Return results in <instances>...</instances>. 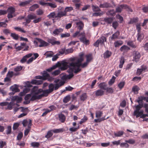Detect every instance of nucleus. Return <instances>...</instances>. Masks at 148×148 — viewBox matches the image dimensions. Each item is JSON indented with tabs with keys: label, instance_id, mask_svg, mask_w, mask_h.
Masks as SVG:
<instances>
[{
	"label": "nucleus",
	"instance_id": "obj_1",
	"mask_svg": "<svg viewBox=\"0 0 148 148\" xmlns=\"http://www.w3.org/2000/svg\"><path fill=\"white\" fill-rule=\"evenodd\" d=\"M46 94V90H43L42 89H38V87L34 86L31 91V93L28 94L25 97V101L24 103L28 104L30 101H33L38 100L44 97Z\"/></svg>",
	"mask_w": 148,
	"mask_h": 148
},
{
	"label": "nucleus",
	"instance_id": "obj_2",
	"mask_svg": "<svg viewBox=\"0 0 148 148\" xmlns=\"http://www.w3.org/2000/svg\"><path fill=\"white\" fill-rule=\"evenodd\" d=\"M22 100V98L21 97L18 96H14L12 97L11 98L12 101L8 103L7 106V107H5L6 109L11 110L14 107V102L15 101H16L17 103H19Z\"/></svg>",
	"mask_w": 148,
	"mask_h": 148
},
{
	"label": "nucleus",
	"instance_id": "obj_3",
	"mask_svg": "<svg viewBox=\"0 0 148 148\" xmlns=\"http://www.w3.org/2000/svg\"><path fill=\"white\" fill-rule=\"evenodd\" d=\"M77 36H81L79 38V40L81 42H83L84 44L88 45L89 44V41L88 40L86 39L85 33L84 32L79 33V31H77L73 35V37L75 38Z\"/></svg>",
	"mask_w": 148,
	"mask_h": 148
},
{
	"label": "nucleus",
	"instance_id": "obj_4",
	"mask_svg": "<svg viewBox=\"0 0 148 148\" xmlns=\"http://www.w3.org/2000/svg\"><path fill=\"white\" fill-rule=\"evenodd\" d=\"M84 60V58H79L75 62H71L70 63L71 66H76L77 69L75 71V73L77 74L81 71V70L79 68V65L82 63V62Z\"/></svg>",
	"mask_w": 148,
	"mask_h": 148
},
{
	"label": "nucleus",
	"instance_id": "obj_5",
	"mask_svg": "<svg viewBox=\"0 0 148 148\" xmlns=\"http://www.w3.org/2000/svg\"><path fill=\"white\" fill-rule=\"evenodd\" d=\"M123 9L127 10L128 11L132 12V10L131 9L128 5L126 4H122L116 8V12H121Z\"/></svg>",
	"mask_w": 148,
	"mask_h": 148
},
{
	"label": "nucleus",
	"instance_id": "obj_6",
	"mask_svg": "<svg viewBox=\"0 0 148 148\" xmlns=\"http://www.w3.org/2000/svg\"><path fill=\"white\" fill-rule=\"evenodd\" d=\"M59 63H60L59 66L60 67V69L61 71L66 70L70 66V63L71 62H66L65 60L59 62Z\"/></svg>",
	"mask_w": 148,
	"mask_h": 148
},
{
	"label": "nucleus",
	"instance_id": "obj_7",
	"mask_svg": "<svg viewBox=\"0 0 148 148\" xmlns=\"http://www.w3.org/2000/svg\"><path fill=\"white\" fill-rule=\"evenodd\" d=\"M7 11L8 12L7 17L8 18H11L15 16L14 12L15 10L14 7H11L8 8Z\"/></svg>",
	"mask_w": 148,
	"mask_h": 148
},
{
	"label": "nucleus",
	"instance_id": "obj_8",
	"mask_svg": "<svg viewBox=\"0 0 148 148\" xmlns=\"http://www.w3.org/2000/svg\"><path fill=\"white\" fill-rule=\"evenodd\" d=\"M133 56L134 60L135 62H137L139 61L141 57L140 53L136 51H134L133 52Z\"/></svg>",
	"mask_w": 148,
	"mask_h": 148
},
{
	"label": "nucleus",
	"instance_id": "obj_9",
	"mask_svg": "<svg viewBox=\"0 0 148 148\" xmlns=\"http://www.w3.org/2000/svg\"><path fill=\"white\" fill-rule=\"evenodd\" d=\"M143 112H134V114L137 118L140 117L141 118H144L146 117H148V112L147 114H143Z\"/></svg>",
	"mask_w": 148,
	"mask_h": 148
},
{
	"label": "nucleus",
	"instance_id": "obj_10",
	"mask_svg": "<svg viewBox=\"0 0 148 148\" xmlns=\"http://www.w3.org/2000/svg\"><path fill=\"white\" fill-rule=\"evenodd\" d=\"M56 38L53 37L51 38L48 39L47 41L53 45H59L60 44V42L59 41H56Z\"/></svg>",
	"mask_w": 148,
	"mask_h": 148
},
{
	"label": "nucleus",
	"instance_id": "obj_11",
	"mask_svg": "<svg viewBox=\"0 0 148 148\" xmlns=\"http://www.w3.org/2000/svg\"><path fill=\"white\" fill-rule=\"evenodd\" d=\"M36 18V16L35 14H29L27 15L25 20L27 23H29L30 22L31 20L35 19Z\"/></svg>",
	"mask_w": 148,
	"mask_h": 148
},
{
	"label": "nucleus",
	"instance_id": "obj_12",
	"mask_svg": "<svg viewBox=\"0 0 148 148\" xmlns=\"http://www.w3.org/2000/svg\"><path fill=\"white\" fill-rule=\"evenodd\" d=\"M42 76L38 75L35 76V78L36 79H40L42 81L46 79V71H44L42 73Z\"/></svg>",
	"mask_w": 148,
	"mask_h": 148
},
{
	"label": "nucleus",
	"instance_id": "obj_13",
	"mask_svg": "<svg viewBox=\"0 0 148 148\" xmlns=\"http://www.w3.org/2000/svg\"><path fill=\"white\" fill-rule=\"evenodd\" d=\"M120 33L119 31H117L112 35L111 36L109 37V40H114L118 39L120 35Z\"/></svg>",
	"mask_w": 148,
	"mask_h": 148
},
{
	"label": "nucleus",
	"instance_id": "obj_14",
	"mask_svg": "<svg viewBox=\"0 0 148 148\" xmlns=\"http://www.w3.org/2000/svg\"><path fill=\"white\" fill-rule=\"evenodd\" d=\"M68 68L69 69L67 70V72L69 73V74H72L73 77L74 75L73 72L75 73V71L77 69V67L76 66H70Z\"/></svg>",
	"mask_w": 148,
	"mask_h": 148
},
{
	"label": "nucleus",
	"instance_id": "obj_15",
	"mask_svg": "<svg viewBox=\"0 0 148 148\" xmlns=\"http://www.w3.org/2000/svg\"><path fill=\"white\" fill-rule=\"evenodd\" d=\"M33 55V54L32 53H30L26 55L23 56L21 60V62L22 63L25 62L26 61L28 58L31 57Z\"/></svg>",
	"mask_w": 148,
	"mask_h": 148
},
{
	"label": "nucleus",
	"instance_id": "obj_16",
	"mask_svg": "<svg viewBox=\"0 0 148 148\" xmlns=\"http://www.w3.org/2000/svg\"><path fill=\"white\" fill-rule=\"evenodd\" d=\"M123 42L121 40H117L114 43V45L115 48L119 47L123 45Z\"/></svg>",
	"mask_w": 148,
	"mask_h": 148
},
{
	"label": "nucleus",
	"instance_id": "obj_17",
	"mask_svg": "<svg viewBox=\"0 0 148 148\" xmlns=\"http://www.w3.org/2000/svg\"><path fill=\"white\" fill-rule=\"evenodd\" d=\"M130 49V48L125 45H123L120 49V51L124 53L127 52Z\"/></svg>",
	"mask_w": 148,
	"mask_h": 148
},
{
	"label": "nucleus",
	"instance_id": "obj_18",
	"mask_svg": "<svg viewBox=\"0 0 148 148\" xmlns=\"http://www.w3.org/2000/svg\"><path fill=\"white\" fill-rule=\"evenodd\" d=\"M107 84L105 82H103L100 83L98 85L100 89L103 90H106L107 88Z\"/></svg>",
	"mask_w": 148,
	"mask_h": 148
},
{
	"label": "nucleus",
	"instance_id": "obj_19",
	"mask_svg": "<svg viewBox=\"0 0 148 148\" xmlns=\"http://www.w3.org/2000/svg\"><path fill=\"white\" fill-rule=\"evenodd\" d=\"M95 92L96 96H101L104 94V91L100 89L95 91Z\"/></svg>",
	"mask_w": 148,
	"mask_h": 148
},
{
	"label": "nucleus",
	"instance_id": "obj_20",
	"mask_svg": "<svg viewBox=\"0 0 148 148\" xmlns=\"http://www.w3.org/2000/svg\"><path fill=\"white\" fill-rule=\"evenodd\" d=\"M32 121L31 120H29V122L28 124V128H26L24 131L25 136H27L30 131L31 127L32 125Z\"/></svg>",
	"mask_w": 148,
	"mask_h": 148
},
{
	"label": "nucleus",
	"instance_id": "obj_21",
	"mask_svg": "<svg viewBox=\"0 0 148 148\" xmlns=\"http://www.w3.org/2000/svg\"><path fill=\"white\" fill-rule=\"evenodd\" d=\"M35 39L38 41V43L40 44L39 45V47H42L46 46V42L43 40L38 38H36Z\"/></svg>",
	"mask_w": 148,
	"mask_h": 148
},
{
	"label": "nucleus",
	"instance_id": "obj_22",
	"mask_svg": "<svg viewBox=\"0 0 148 148\" xmlns=\"http://www.w3.org/2000/svg\"><path fill=\"white\" fill-rule=\"evenodd\" d=\"M72 74H69L68 75H65L62 76L61 77V79L62 81L65 82L67 79H70L73 77Z\"/></svg>",
	"mask_w": 148,
	"mask_h": 148
},
{
	"label": "nucleus",
	"instance_id": "obj_23",
	"mask_svg": "<svg viewBox=\"0 0 148 148\" xmlns=\"http://www.w3.org/2000/svg\"><path fill=\"white\" fill-rule=\"evenodd\" d=\"M30 83L33 84L40 85L43 83V81L42 80H37L34 79L32 80Z\"/></svg>",
	"mask_w": 148,
	"mask_h": 148
},
{
	"label": "nucleus",
	"instance_id": "obj_24",
	"mask_svg": "<svg viewBox=\"0 0 148 148\" xmlns=\"http://www.w3.org/2000/svg\"><path fill=\"white\" fill-rule=\"evenodd\" d=\"M54 85L52 84H50L49 86V89H47V96L48 94L52 92L54 90Z\"/></svg>",
	"mask_w": 148,
	"mask_h": 148
},
{
	"label": "nucleus",
	"instance_id": "obj_25",
	"mask_svg": "<svg viewBox=\"0 0 148 148\" xmlns=\"http://www.w3.org/2000/svg\"><path fill=\"white\" fill-rule=\"evenodd\" d=\"M67 16V14H66L64 11H60L56 15V18H60L64 16Z\"/></svg>",
	"mask_w": 148,
	"mask_h": 148
},
{
	"label": "nucleus",
	"instance_id": "obj_26",
	"mask_svg": "<svg viewBox=\"0 0 148 148\" xmlns=\"http://www.w3.org/2000/svg\"><path fill=\"white\" fill-rule=\"evenodd\" d=\"M111 6V5L108 2L104 3L102 4H101L99 7L100 8H110Z\"/></svg>",
	"mask_w": 148,
	"mask_h": 148
},
{
	"label": "nucleus",
	"instance_id": "obj_27",
	"mask_svg": "<svg viewBox=\"0 0 148 148\" xmlns=\"http://www.w3.org/2000/svg\"><path fill=\"white\" fill-rule=\"evenodd\" d=\"M63 29L60 28L58 29H56L53 32V33L55 35H58L60 33L63 32Z\"/></svg>",
	"mask_w": 148,
	"mask_h": 148
},
{
	"label": "nucleus",
	"instance_id": "obj_28",
	"mask_svg": "<svg viewBox=\"0 0 148 148\" xmlns=\"http://www.w3.org/2000/svg\"><path fill=\"white\" fill-rule=\"evenodd\" d=\"M140 90V88L138 86H135L132 87V91L133 92L134 94H137L138 93V91Z\"/></svg>",
	"mask_w": 148,
	"mask_h": 148
},
{
	"label": "nucleus",
	"instance_id": "obj_29",
	"mask_svg": "<svg viewBox=\"0 0 148 148\" xmlns=\"http://www.w3.org/2000/svg\"><path fill=\"white\" fill-rule=\"evenodd\" d=\"M65 131V129L64 128L56 129L52 130V132L55 133H61Z\"/></svg>",
	"mask_w": 148,
	"mask_h": 148
},
{
	"label": "nucleus",
	"instance_id": "obj_30",
	"mask_svg": "<svg viewBox=\"0 0 148 148\" xmlns=\"http://www.w3.org/2000/svg\"><path fill=\"white\" fill-rule=\"evenodd\" d=\"M59 65L60 63H59V62H58L55 65H53L51 68L47 69V71L51 72L53 70L56 69L57 67H60Z\"/></svg>",
	"mask_w": 148,
	"mask_h": 148
},
{
	"label": "nucleus",
	"instance_id": "obj_31",
	"mask_svg": "<svg viewBox=\"0 0 148 148\" xmlns=\"http://www.w3.org/2000/svg\"><path fill=\"white\" fill-rule=\"evenodd\" d=\"M76 25L78 29H79V30H81L82 29L84 26V24L81 21H80L77 22L76 23Z\"/></svg>",
	"mask_w": 148,
	"mask_h": 148
},
{
	"label": "nucleus",
	"instance_id": "obj_32",
	"mask_svg": "<svg viewBox=\"0 0 148 148\" xmlns=\"http://www.w3.org/2000/svg\"><path fill=\"white\" fill-rule=\"evenodd\" d=\"M124 133V132L122 131H119L114 133L115 136L117 137H120L122 136Z\"/></svg>",
	"mask_w": 148,
	"mask_h": 148
},
{
	"label": "nucleus",
	"instance_id": "obj_33",
	"mask_svg": "<svg viewBox=\"0 0 148 148\" xmlns=\"http://www.w3.org/2000/svg\"><path fill=\"white\" fill-rule=\"evenodd\" d=\"M58 117L59 121L62 123H63L65 120L66 118L65 116L62 114H59L58 115Z\"/></svg>",
	"mask_w": 148,
	"mask_h": 148
},
{
	"label": "nucleus",
	"instance_id": "obj_34",
	"mask_svg": "<svg viewBox=\"0 0 148 148\" xmlns=\"http://www.w3.org/2000/svg\"><path fill=\"white\" fill-rule=\"evenodd\" d=\"M86 61L88 63L92 60V55L91 54H89L86 56Z\"/></svg>",
	"mask_w": 148,
	"mask_h": 148
},
{
	"label": "nucleus",
	"instance_id": "obj_35",
	"mask_svg": "<svg viewBox=\"0 0 148 148\" xmlns=\"http://www.w3.org/2000/svg\"><path fill=\"white\" fill-rule=\"evenodd\" d=\"M31 1V0H28L24 2H21L19 4V5L21 6H24L29 4Z\"/></svg>",
	"mask_w": 148,
	"mask_h": 148
},
{
	"label": "nucleus",
	"instance_id": "obj_36",
	"mask_svg": "<svg viewBox=\"0 0 148 148\" xmlns=\"http://www.w3.org/2000/svg\"><path fill=\"white\" fill-rule=\"evenodd\" d=\"M111 52L107 50L106 51L104 54L103 58H108L110 57L111 55Z\"/></svg>",
	"mask_w": 148,
	"mask_h": 148
},
{
	"label": "nucleus",
	"instance_id": "obj_37",
	"mask_svg": "<svg viewBox=\"0 0 148 148\" xmlns=\"http://www.w3.org/2000/svg\"><path fill=\"white\" fill-rule=\"evenodd\" d=\"M47 6H49L51 8H56L57 5L55 3H54L47 2Z\"/></svg>",
	"mask_w": 148,
	"mask_h": 148
},
{
	"label": "nucleus",
	"instance_id": "obj_38",
	"mask_svg": "<svg viewBox=\"0 0 148 148\" xmlns=\"http://www.w3.org/2000/svg\"><path fill=\"white\" fill-rule=\"evenodd\" d=\"M136 110L135 111H139L140 109L143 107V104L141 103L140 104L138 103V105L134 106Z\"/></svg>",
	"mask_w": 148,
	"mask_h": 148
},
{
	"label": "nucleus",
	"instance_id": "obj_39",
	"mask_svg": "<svg viewBox=\"0 0 148 148\" xmlns=\"http://www.w3.org/2000/svg\"><path fill=\"white\" fill-rule=\"evenodd\" d=\"M61 70L59 68L58 69L55 70L51 73L52 75L53 76H57L61 72Z\"/></svg>",
	"mask_w": 148,
	"mask_h": 148
},
{
	"label": "nucleus",
	"instance_id": "obj_40",
	"mask_svg": "<svg viewBox=\"0 0 148 148\" xmlns=\"http://www.w3.org/2000/svg\"><path fill=\"white\" fill-rule=\"evenodd\" d=\"M73 8L72 7H67L65 8L64 12L67 14L68 12H70L73 10Z\"/></svg>",
	"mask_w": 148,
	"mask_h": 148
},
{
	"label": "nucleus",
	"instance_id": "obj_41",
	"mask_svg": "<svg viewBox=\"0 0 148 148\" xmlns=\"http://www.w3.org/2000/svg\"><path fill=\"white\" fill-rule=\"evenodd\" d=\"M39 6L38 4H34L31 6L29 8V10L31 11H34L36 8H38Z\"/></svg>",
	"mask_w": 148,
	"mask_h": 148
},
{
	"label": "nucleus",
	"instance_id": "obj_42",
	"mask_svg": "<svg viewBox=\"0 0 148 148\" xmlns=\"http://www.w3.org/2000/svg\"><path fill=\"white\" fill-rule=\"evenodd\" d=\"M10 36L14 39L16 40H18L19 36L18 34L14 33H11Z\"/></svg>",
	"mask_w": 148,
	"mask_h": 148
},
{
	"label": "nucleus",
	"instance_id": "obj_43",
	"mask_svg": "<svg viewBox=\"0 0 148 148\" xmlns=\"http://www.w3.org/2000/svg\"><path fill=\"white\" fill-rule=\"evenodd\" d=\"M10 89L12 91L15 92L18 91V89L16 85V84H14V86H11L10 87Z\"/></svg>",
	"mask_w": 148,
	"mask_h": 148
},
{
	"label": "nucleus",
	"instance_id": "obj_44",
	"mask_svg": "<svg viewBox=\"0 0 148 148\" xmlns=\"http://www.w3.org/2000/svg\"><path fill=\"white\" fill-rule=\"evenodd\" d=\"M104 20L106 23H107L108 24H110L113 21V19L111 17H107L104 18Z\"/></svg>",
	"mask_w": 148,
	"mask_h": 148
},
{
	"label": "nucleus",
	"instance_id": "obj_45",
	"mask_svg": "<svg viewBox=\"0 0 148 148\" xmlns=\"http://www.w3.org/2000/svg\"><path fill=\"white\" fill-rule=\"evenodd\" d=\"M127 45L131 47L135 48L136 47V45L132 41H129L127 42Z\"/></svg>",
	"mask_w": 148,
	"mask_h": 148
},
{
	"label": "nucleus",
	"instance_id": "obj_46",
	"mask_svg": "<svg viewBox=\"0 0 148 148\" xmlns=\"http://www.w3.org/2000/svg\"><path fill=\"white\" fill-rule=\"evenodd\" d=\"M106 90V92L108 93L112 94L114 92V89L112 87H108Z\"/></svg>",
	"mask_w": 148,
	"mask_h": 148
},
{
	"label": "nucleus",
	"instance_id": "obj_47",
	"mask_svg": "<svg viewBox=\"0 0 148 148\" xmlns=\"http://www.w3.org/2000/svg\"><path fill=\"white\" fill-rule=\"evenodd\" d=\"M52 132V130H50L47 133V138L48 139V140H51V139L50 138H49L50 137H51L52 135H53Z\"/></svg>",
	"mask_w": 148,
	"mask_h": 148
},
{
	"label": "nucleus",
	"instance_id": "obj_48",
	"mask_svg": "<svg viewBox=\"0 0 148 148\" xmlns=\"http://www.w3.org/2000/svg\"><path fill=\"white\" fill-rule=\"evenodd\" d=\"M88 64V63L87 62H86L84 63H81L79 65V68L81 70V71L82 69L80 68V67L82 68H85L87 66Z\"/></svg>",
	"mask_w": 148,
	"mask_h": 148
},
{
	"label": "nucleus",
	"instance_id": "obj_49",
	"mask_svg": "<svg viewBox=\"0 0 148 148\" xmlns=\"http://www.w3.org/2000/svg\"><path fill=\"white\" fill-rule=\"evenodd\" d=\"M108 117L106 118L105 117H102L100 118H99L97 119H95L94 120V121L95 123H99L106 119H108Z\"/></svg>",
	"mask_w": 148,
	"mask_h": 148
},
{
	"label": "nucleus",
	"instance_id": "obj_50",
	"mask_svg": "<svg viewBox=\"0 0 148 148\" xmlns=\"http://www.w3.org/2000/svg\"><path fill=\"white\" fill-rule=\"evenodd\" d=\"M98 40H99L100 43L103 44L104 43V42L106 41V38L105 36H102Z\"/></svg>",
	"mask_w": 148,
	"mask_h": 148
},
{
	"label": "nucleus",
	"instance_id": "obj_51",
	"mask_svg": "<svg viewBox=\"0 0 148 148\" xmlns=\"http://www.w3.org/2000/svg\"><path fill=\"white\" fill-rule=\"evenodd\" d=\"M71 97L70 95H68L65 97L63 99V101L64 103H67L70 100Z\"/></svg>",
	"mask_w": 148,
	"mask_h": 148
},
{
	"label": "nucleus",
	"instance_id": "obj_52",
	"mask_svg": "<svg viewBox=\"0 0 148 148\" xmlns=\"http://www.w3.org/2000/svg\"><path fill=\"white\" fill-rule=\"evenodd\" d=\"M144 97L143 96H140L138 97V99L137 100V102H138V103L140 104L141 103H142V104H143V101L144 100Z\"/></svg>",
	"mask_w": 148,
	"mask_h": 148
},
{
	"label": "nucleus",
	"instance_id": "obj_53",
	"mask_svg": "<svg viewBox=\"0 0 148 148\" xmlns=\"http://www.w3.org/2000/svg\"><path fill=\"white\" fill-rule=\"evenodd\" d=\"M87 95L86 93H84L80 97V99L81 100L84 101L87 98Z\"/></svg>",
	"mask_w": 148,
	"mask_h": 148
},
{
	"label": "nucleus",
	"instance_id": "obj_54",
	"mask_svg": "<svg viewBox=\"0 0 148 148\" xmlns=\"http://www.w3.org/2000/svg\"><path fill=\"white\" fill-rule=\"evenodd\" d=\"M14 29L20 32H21L25 33H26V31L24 30L23 29L20 27H14Z\"/></svg>",
	"mask_w": 148,
	"mask_h": 148
},
{
	"label": "nucleus",
	"instance_id": "obj_55",
	"mask_svg": "<svg viewBox=\"0 0 148 148\" xmlns=\"http://www.w3.org/2000/svg\"><path fill=\"white\" fill-rule=\"evenodd\" d=\"M138 17L134 18L131 19L130 23L133 24L134 23H136L138 21Z\"/></svg>",
	"mask_w": 148,
	"mask_h": 148
},
{
	"label": "nucleus",
	"instance_id": "obj_56",
	"mask_svg": "<svg viewBox=\"0 0 148 148\" xmlns=\"http://www.w3.org/2000/svg\"><path fill=\"white\" fill-rule=\"evenodd\" d=\"M31 120L30 119H29L28 121L27 120V119H25L23 120L22 122V124L23 125L24 127H26L27 125L28 126V124L29 122V120Z\"/></svg>",
	"mask_w": 148,
	"mask_h": 148
},
{
	"label": "nucleus",
	"instance_id": "obj_57",
	"mask_svg": "<svg viewBox=\"0 0 148 148\" xmlns=\"http://www.w3.org/2000/svg\"><path fill=\"white\" fill-rule=\"evenodd\" d=\"M120 145L121 147H125V148H128L129 146V145L126 142V143H121Z\"/></svg>",
	"mask_w": 148,
	"mask_h": 148
},
{
	"label": "nucleus",
	"instance_id": "obj_58",
	"mask_svg": "<svg viewBox=\"0 0 148 148\" xmlns=\"http://www.w3.org/2000/svg\"><path fill=\"white\" fill-rule=\"evenodd\" d=\"M143 34L138 33L137 34V40L141 42V40L143 39Z\"/></svg>",
	"mask_w": 148,
	"mask_h": 148
},
{
	"label": "nucleus",
	"instance_id": "obj_59",
	"mask_svg": "<svg viewBox=\"0 0 148 148\" xmlns=\"http://www.w3.org/2000/svg\"><path fill=\"white\" fill-rule=\"evenodd\" d=\"M92 10L94 12H98L100 11H101L100 9L97 6H95L92 5Z\"/></svg>",
	"mask_w": 148,
	"mask_h": 148
},
{
	"label": "nucleus",
	"instance_id": "obj_60",
	"mask_svg": "<svg viewBox=\"0 0 148 148\" xmlns=\"http://www.w3.org/2000/svg\"><path fill=\"white\" fill-rule=\"evenodd\" d=\"M115 77L114 76L112 77L111 79L109 81L108 84L110 85H112L114 82Z\"/></svg>",
	"mask_w": 148,
	"mask_h": 148
},
{
	"label": "nucleus",
	"instance_id": "obj_61",
	"mask_svg": "<svg viewBox=\"0 0 148 148\" xmlns=\"http://www.w3.org/2000/svg\"><path fill=\"white\" fill-rule=\"evenodd\" d=\"M31 146L33 147H38L40 145V143L38 142H33L31 143Z\"/></svg>",
	"mask_w": 148,
	"mask_h": 148
},
{
	"label": "nucleus",
	"instance_id": "obj_62",
	"mask_svg": "<svg viewBox=\"0 0 148 148\" xmlns=\"http://www.w3.org/2000/svg\"><path fill=\"white\" fill-rule=\"evenodd\" d=\"M125 142L131 144H133L135 143V140L132 139H130L127 140H125Z\"/></svg>",
	"mask_w": 148,
	"mask_h": 148
},
{
	"label": "nucleus",
	"instance_id": "obj_63",
	"mask_svg": "<svg viewBox=\"0 0 148 148\" xmlns=\"http://www.w3.org/2000/svg\"><path fill=\"white\" fill-rule=\"evenodd\" d=\"M56 14L55 13L53 12L50 13V14H49L47 16L50 18H56Z\"/></svg>",
	"mask_w": 148,
	"mask_h": 148
},
{
	"label": "nucleus",
	"instance_id": "obj_64",
	"mask_svg": "<svg viewBox=\"0 0 148 148\" xmlns=\"http://www.w3.org/2000/svg\"><path fill=\"white\" fill-rule=\"evenodd\" d=\"M125 84L124 82H121L118 84V86L120 89H121L124 87Z\"/></svg>",
	"mask_w": 148,
	"mask_h": 148
}]
</instances>
